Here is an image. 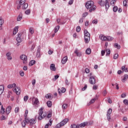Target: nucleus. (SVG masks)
I'll list each match as a JSON object with an SVG mask.
<instances>
[{"label":"nucleus","mask_w":128,"mask_h":128,"mask_svg":"<svg viewBox=\"0 0 128 128\" xmlns=\"http://www.w3.org/2000/svg\"><path fill=\"white\" fill-rule=\"evenodd\" d=\"M94 2L93 1H88L86 4V8L87 10H90V12H92V10H96V6H94Z\"/></svg>","instance_id":"nucleus-1"},{"label":"nucleus","mask_w":128,"mask_h":128,"mask_svg":"<svg viewBox=\"0 0 128 128\" xmlns=\"http://www.w3.org/2000/svg\"><path fill=\"white\" fill-rule=\"evenodd\" d=\"M84 42L86 44H88L90 40V34L88 31V30H84Z\"/></svg>","instance_id":"nucleus-2"},{"label":"nucleus","mask_w":128,"mask_h":128,"mask_svg":"<svg viewBox=\"0 0 128 128\" xmlns=\"http://www.w3.org/2000/svg\"><path fill=\"white\" fill-rule=\"evenodd\" d=\"M110 0H106V2L101 0L98 2V4L101 6H106V10H108V8H110Z\"/></svg>","instance_id":"nucleus-3"},{"label":"nucleus","mask_w":128,"mask_h":128,"mask_svg":"<svg viewBox=\"0 0 128 128\" xmlns=\"http://www.w3.org/2000/svg\"><path fill=\"white\" fill-rule=\"evenodd\" d=\"M32 104H33L34 106L36 108H38V106H40V101L38 100V98L36 97H32Z\"/></svg>","instance_id":"nucleus-4"},{"label":"nucleus","mask_w":128,"mask_h":128,"mask_svg":"<svg viewBox=\"0 0 128 128\" xmlns=\"http://www.w3.org/2000/svg\"><path fill=\"white\" fill-rule=\"evenodd\" d=\"M46 116V114H44V111L42 110V108H41L39 110V116H38V120H42V118H44Z\"/></svg>","instance_id":"nucleus-5"},{"label":"nucleus","mask_w":128,"mask_h":128,"mask_svg":"<svg viewBox=\"0 0 128 128\" xmlns=\"http://www.w3.org/2000/svg\"><path fill=\"white\" fill-rule=\"evenodd\" d=\"M24 120H26V123L30 124V126H34L36 122V120L34 118L29 120L28 118H24Z\"/></svg>","instance_id":"nucleus-6"},{"label":"nucleus","mask_w":128,"mask_h":128,"mask_svg":"<svg viewBox=\"0 0 128 128\" xmlns=\"http://www.w3.org/2000/svg\"><path fill=\"white\" fill-rule=\"evenodd\" d=\"M13 92H16L18 95L20 94V88L18 87H15V88L13 89Z\"/></svg>","instance_id":"nucleus-7"},{"label":"nucleus","mask_w":128,"mask_h":128,"mask_svg":"<svg viewBox=\"0 0 128 128\" xmlns=\"http://www.w3.org/2000/svg\"><path fill=\"white\" fill-rule=\"evenodd\" d=\"M90 84H95L96 81V78L94 76H90Z\"/></svg>","instance_id":"nucleus-8"},{"label":"nucleus","mask_w":128,"mask_h":128,"mask_svg":"<svg viewBox=\"0 0 128 128\" xmlns=\"http://www.w3.org/2000/svg\"><path fill=\"white\" fill-rule=\"evenodd\" d=\"M22 33H18V36L16 38V40L18 42H22V40L20 36H22Z\"/></svg>","instance_id":"nucleus-9"},{"label":"nucleus","mask_w":128,"mask_h":128,"mask_svg":"<svg viewBox=\"0 0 128 128\" xmlns=\"http://www.w3.org/2000/svg\"><path fill=\"white\" fill-rule=\"evenodd\" d=\"M20 60H22L24 62H24H26V60H28V57L26 56V55H21L20 56Z\"/></svg>","instance_id":"nucleus-10"},{"label":"nucleus","mask_w":128,"mask_h":128,"mask_svg":"<svg viewBox=\"0 0 128 128\" xmlns=\"http://www.w3.org/2000/svg\"><path fill=\"white\" fill-rule=\"evenodd\" d=\"M6 56L8 60H12V53H10V52H7L6 54Z\"/></svg>","instance_id":"nucleus-11"},{"label":"nucleus","mask_w":128,"mask_h":128,"mask_svg":"<svg viewBox=\"0 0 128 128\" xmlns=\"http://www.w3.org/2000/svg\"><path fill=\"white\" fill-rule=\"evenodd\" d=\"M99 38L101 40H103L104 42H106L108 40V37L104 35H100Z\"/></svg>","instance_id":"nucleus-12"},{"label":"nucleus","mask_w":128,"mask_h":128,"mask_svg":"<svg viewBox=\"0 0 128 128\" xmlns=\"http://www.w3.org/2000/svg\"><path fill=\"white\" fill-rule=\"evenodd\" d=\"M88 122H84L83 123L80 124H78V128H84V126H88Z\"/></svg>","instance_id":"nucleus-13"},{"label":"nucleus","mask_w":128,"mask_h":128,"mask_svg":"<svg viewBox=\"0 0 128 128\" xmlns=\"http://www.w3.org/2000/svg\"><path fill=\"white\" fill-rule=\"evenodd\" d=\"M4 90V85L0 86V98H2V92Z\"/></svg>","instance_id":"nucleus-14"},{"label":"nucleus","mask_w":128,"mask_h":128,"mask_svg":"<svg viewBox=\"0 0 128 128\" xmlns=\"http://www.w3.org/2000/svg\"><path fill=\"white\" fill-rule=\"evenodd\" d=\"M68 118H65L62 121L60 124H61V126H64V124L68 123Z\"/></svg>","instance_id":"nucleus-15"},{"label":"nucleus","mask_w":128,"mask_h":128,"mask_svg":"<svg viewBox=\"0 0 128 128\" xmlns=\"http://www.w3.org/2000/svg\"><path fill=\"white\" fill-rule=\"evenodd\" d=\"M50 70L53 72H56V68L54 64H51L50 66Z\"/></svg>","instance_id":"nucleus-16"},{"label":"nucleus","mask_w":128,"mask_h":128,"mask_svg":"<svg viewBox=\"0 0 128 128\" xmlns=\"http://www.w3.org/2000/svg\"><path fill=\"white\" fill-rule=\"evenodd\" d=\"M66 62H68V56H64L62 60V63L63 64H66Z\"/></svg>","instance_id":"nucleus-17"},{"label":"nucleus","mask_w":128,"mask_h":128,"mask_svg":"<svg viewBox=\"0 0 128 128\" xmlns=\"http://www.w3.org/2000/svg\"><path fill=\"white\" fill-rule=\"evenodd\" d=\"M22 14L20 13L17 18V21L20 22V20H22Z\"/></svg>","instance_id":"nucleus-18"},{"label":"nucleus","mask_w":128,"mask_h":128,"mask_svg":"<svg viewBox=\"0 0 128 128\" xmlns=\"http://www.w3.org/2000/svg\"><path fill=\"white\" fill-rule=\"evenodd\" d=\"M74 54H76L77 56H82V52H79L78 49L75 50Z\"/></svg>","instance_id":"nucleus-19"},{"label":"nucleus","mask_w":128,"mask_h":128,"mask_svg":"<svg viewBox=\"0 0 128 128\" xmlns=\"http://www.w3.org/2000/svg\"><path fill=\"white\" fill-rule=\"evenodd\" d=\"M128 78V74H124V77L123 78L122 80V82H126V80Z\"/></svg>","instance_id":"nucleus-20"},{"label":"nucleus","mask_w":128,"mask_h":128,"mask_svg":"<svg viewBox=\"0 0 128 128\" xmlns=\"http://www.w3.org/2000/svg\"><path fill=\"white\" fill-rule=\"evenodd\" d=\"M52 120H50L49 121V122L46 124L44 128H48V126H52Z\"/></svg>","instance_id":"nucleus-21"},{"label":"nucleus","mask_w":128,"mask_h":128,"mask_svg":"<svg viewBox=\"0 0 128 128\" xmlns=\"http://www.w3.org/2000/svg\"><path fill=\"white\" fill-rule=\"evenodd\" d=\"M10 110H12V106H8V107H7V108L6 109V112L7 114H10Z\"/></svg>","instance_id":"nucleus-22"},{"label":"nucleus","mask_w":128,"mask_h":128,"mask_svg":"<svg viewBox=\"0 0 128 128\" xmlns=\"http://www.w3.org/2000/svg\"><path fill=\"white\" fill-rule=\"evenodd\" d=\"M16 84L14 83L12 84H9L8 86V88H16Z\"/></svg>","instance_id":"nucleus-23"},{"label":"nucleus","mask_w":128,"mask_h":128,"mask_svg":"<svg viewBox=\"0 0 128 128\" xmlns=\"http://www.w3.org/2000/svg\"><path fill=\"white\" fill-rule=\"evenodd\" d=\"M56 22L59 24H66V22H60V18H57Z\"/></svg>","instance_id":"nucleus-24"},{"label":"nucleus","mask_w":128,"mask_h":128,"mask_svg":"<svg viewBox=\"0 0 128 128\" xmlns=\"http://www.w3.org/2000/svg\"><path fill=\"white\" fill-rule=\"evenodd\" d=\"M18 31V28L15 27L14 28V30L13 31V34L14 36V34H16V32Z\"/></svg>","instance_id":"nucleus-25"},{"label":"nucleus","mask_w":128,"mask_h":128,"mask_svg":"<svg viewBox=\"0 0 128 128\" xmlns=\"http://www.w3.org/2000/svg\"><path fill=\"white\" fill-rule=\"evenodd\" d=\"M91 52H92V50H90V48H88L86 50V54H90Z\"/></svg>","instance_id":"nucleus-26"},{"label":"nucleus","mask_w":128,"mask_h":128,"mask_svg":"<svg viewBox=\"0 0 128 128\" xmlns=\"http://www.w3.org/2000/svg\"><path fill=\"white\" fill-rule=\"evenodd\" d=\"M46 98H48L49 100L52 99V95L50 94H46Z\"/></svg>","instance_id":"nucleus-27"},{"label":"nucleus","mask_w":128,"mask_h":128,"mask_svg":"<svg viewBox=\"0 0 128 128\" xmlns=\"http://www.w3.org/2000/svg\"><path fill=\"white\" fill-rule=\"evenodd\" d=\"M46 104L48 108H51L52 106V101H48Z\"/></svg>","instance_id":"nucleus-28"},{"label":"nucleus","mask_w":128,"mask_h":128,"mask_svg":"<svg viewBox=\"0 0 128 128\" xmlns=\"http://www.w3.org/2000/svg\"><path fill=\"white\" fill-rule=\"evenodd\" d=\"M114 48H118V50H120V45L118 44V43H115L114 44Z\"/></svg>","instance_id":"nucleus-29"},{"label":"nucleus","mask_w":128,"mask_h":128,"mask_svg":"<svg viewBox=\"0 0 128 128\" xmlns=\"http://www.w3.org/2000/svg\"><path fill=\"white\" fill-rule=\"evenodd\" d=\"M28 4H24L22 5V10H26V8H28Z\"/></svg>","instance_id":"nucleus-30"},{"label":"nucleus","mask_w":128,"mask_h":128,"mask_svg":"<svg viewBox=\"0 0 128 128\" xmlns=\"http://www.w3.org/2000/svg\"><path fill=\"white\" fill-rule=\"evenodd\" d=\"M34 64H36V61L34 60H32L29 62V66H32Z\"/></svg>","instance_id":"nucleus-31"},{"label":"nucleus","mask_w":128,"mask_h":128,"mask_svg":"<svg viewBox=\"0 0 128 128\" xmlns=\"http://www.w3.org/2000/svg\"><path fill=\"white\" fill-rule=\"evenodd\" d=\"M26 124H28L26 122V120L25 119V120H24L22 122V126L23 128H24V126H26Z\"/></svg>","instance_id":"nucleus-32"},{"label":"nucleus","mask_w":128,"mask_h":128,"mask_svg":"<svg viewBox=\"0 0 128 128\" xmlns=\"http://www.w3.org/2000/svg\"><path fill=\"white\" fill-rule=\"evenodd\" d=\"M0 112L1 114H4L6 112V110L4 108V106H2L1 107Z\"/></svg>","instance_id":"nucleus-33"},{"label":"nucleus","mask_w":128,"mask_h":128,"mask_svg":"<svg viewBox=\"0 0 128 128\" xmlns=\"http://www.w3.org/2000/svg\"><path fill=\"white\" fill-rule=\"evenodd\" d=\"M58 30H60V26H56L54 29V32H58Z\"/></svg>","instance_id":"nucleus-34"},{"label":"nucleus","mask_w":128,"mask_h":128,"mask_svg":"<svg viewBox=\"0 0 128 128\" xmlns=\"http://www.w3.org/2000/svg\"><path fill=\"white\" fill-rule=\"evenodd\" d=\"M114 40V38L110 36H107V40L108 42H112Z\"/></svg>","instance_id":"nucleus-35"},{"label":"nucleus","mask_w":128,"mask_h":128,"mask_svg":"<svg viewBox=\"0 0 128 128\" xmlns=\"http://www.w3.org/2000/svg\"><path fill=\"white\" fill-rule=\"evenodd\" d=\"M29 32H30L31 34H34V30L33 29V28H30L29 29Z\"/></svg>","instance_id":"nucleus-36"},{"label":"nucleus","mask_w":128,"mask_h":128,"mask_svg":"<svg viewBox=\"0 0 128 128\" xmlns=\"http://www.w3.org/2000/svg\"><path fill=\"white\" fill-rule=\"evenodd\" d=\"M26 3V0H21L20 1V6H24Z\"/></svg>","instance_id":"nucleus-37"},{"label":"nucleus","mask_w":128,"mask_h":128,"mask_svg":"<svg viewBox=\"0 0 128 128\" xmlns=\"http://www.w3.org/2000/svg\"><path fill=\"white\" fill-rule=\"evenodd\" d=\"M70 127L71 128H78L79 126L78 124H73L71 125Z\"/></svg>","instance_id":"nucleus-38"},{"label":"nucleus","mask_w":128,"mask_h":128,"mask_svg":"<svg viewBox=\"0 0 128 128\" xmlns=\"http://www.w3.org/2000/svg\"><path fill=\"white\" fill-rule=\"evenodd\" d=\"M4 23V21L2 19H0V28H2V25Z\"/></svg>","instance_id":"nucleus-39"},{"label":"nucleus","mask_w":128,"mask_h":128,"mask_svg":"<svg viewBox=\"0 0 128 128\" xmlns=\"http://www.w3.org/2000/svg\"><path fill=\"white\" fill-rule=\"evenodd\" d=\"M112 108H110L107 112V116H110V114H112Z\"/></svg>","instance_id":"nucleus-40"},{"label":"nucleus","mask_w":128,"mask_h":128,"mask_svg":"<svg viewBox=\"0 0 128 128\" xmlns=\"http://www.w3.org/2000/svg\"><path fill=\"white\" fill-rule=\"evenodd\" d=\"M96 98H94L91 100H90L89 104H94V102H96Z\"/></svg>","instance_id":"nucleus-41"},{"label":"nucleus","mask_w":128,"mask_h":128,"mask_svg":"<svg viewBox=\"0 0 128 128\" xmlns=\"http://www.w3.org/2000/svg\"><path fill=\"white\" fill-rule=\"evenodd\" d=\"M25 14H27L28 16L30 14V10L28 9V10H26L25 12Z\"/></svg>","instance_id":"nucleus-42"},{"label":"nucleus","mask_w":128,"mask_h":128,"mask_svg":"<svg viewBox=\"0 0 128 128\" xmlns=\"http://www.w3.org/2000/svg\"><path fill=\"white\" fill-rule=\"evenodd\" d=\"M118 6H114L113 8V12H118Z\"/></svg>","instance_id":"nucleus-43"},{"label":"nucleus","mask_w":128,"mask_h":128,"mask_svg":"<svg viewBox=\"0 0 128 128\" xmlns=\"http://www.w3.org/2000/svg\"><path fill=\"white\" fill-rule=\"evenodd\" d=\"M14 112L16 114H18V112H20V108L16 107V108H15Z\"/></svg>","instance_id":"nucleus-44"},{"label":"nucleus","mask_w":128,"mask_h":128,"mask_svg":"<svg viewBox=\"0 0 128 128\" xmlns=\"http://www.w3.org/2000/svg\"><path fill=\"white\" fill-rule=\"evenodd\" d=\"M123 5L124 6H128V1L126 0H124L123 2Z\"/></svg>","instance_id":"nucleus-45"},{"label":"nucleus","mask_w":128,"mask_h":128,"mask_svg":"<svg viewBox=\"0 0 128 128\" xmlns=\"http://www.w3.org/2000/svg\"><path fill=\"white\" fill-rule=\"evenodd\" d=\"M28 110H26L24 114L25 118H28Z\"/></svg>","instance_id":"nucleus-46"},{"label":"nucleus","mask_w":128,"mask_h":128,"mask_svg":"<svg viewBox=\"0 0 128 128\" xmlns=\"http://www.w3.org/2000/svg\"><path fill=\"white\" fill-rule=\"evenodd\" d=\"M68 108V105L66 104H63L62 106V108L63 110H66Z\"/></svg>","instance_id":"nucleus-47"},{"label":"nucleus","mask_w":128,"mask_h":128,"mask_svg":"<svg viewBox=\"0 0 128 128\" xmlns=\"http://www.w3.org/2000/svg\"><path fill=\"white\" fill-rule=\"evenodd\" d=\"M12 92L11 91L8 92V95L7 96V98H10V96H12Z\"/></svg>","instance_id":"nucleus-48"},{"label":"nucleus","mask_w":128,"mask_h":128,"mask_svg":"<svg viewBox=\"0 0 128 128\" xmlns=\"http://www.w3.org/2000/svg\"><path fill=\"white\" fill-rule=\"evenodd\" d=\"M118 58V54H114V60H116V58Z\"/></svg>","instance_id":"nucleus-49"},{"label":"nucleus","mask_w":128,"mask_h":128,"mask_svg":"<svg viewBox=\"0 0 128 128\" xmlns=\"http://www.w3.org/2000/svg\"><path fill=\"white\" fill-rule=\"evenodd\" d=\"M107 119L108 122H111L112 118H110V115H107Z\"/></svg>","instance_id":"nucleus-50"},{"label":"nucleus","mask_w":128,"mask_h":128,"mask_svg":"<svg viewBox=\"0 0 128 128\" xmlns=\"http://www.w3.org/2000/svg\"><path fill=\"white\" fill-rule=\"evenodd\" d=\"M28 100V96H24V102H26Z\"/></svg>","instance_id":"nucleus-51"},{"label":"nucleus","mask_w":128,"mask_h":128,"mask_svg":"<svg viewBox=\"0 0 128 128\" xmlns=\"http://www.w3.org/2000/svg\"><path fill=\"white\" fill-rule=\"evenodd\" d=\"M76 32H80V26H77V28H76Z\"/></svg>","instance_id":"nucleus-52"},{"label":"nucleus","mask_w":128,"mask_h":128,"mask_svg":"<svg viewBox=\"0 0 128 128\" xmlns=\"http://www.w3.org/2000/svg\"><path fill=\"white\" fill-rule=\"evenodd\" d=\"M124 104H126V106L128 105V100H124Z\"/></svg>","instance_id":"nucleus-53"},{"label":"nucleus","mask_w":128,"mask_h":128,"mask_svg":"<svg viewBox=\"0 0 128 128\" xmlns=\"http://www.w3.org/2000/svg\"><path fill=\"white\" fill-rule=\"evenodd\" d=\"M88 13L87 12H86L82 14V16L83 18H86V16H88Z\"/></svg>","instance_id":"nucleus-54"},{"label":"nucleus","mask_w":128,"mask_h":128,"mask_svg":"<svg viewBox=\"0 0 128 128\" xmlns=\"http://www.w3.org/2000/svg\"><path fill=\"white\" fill-rule=\"evenodd\" d=\"M105 54H106V50H102L101 54H102V56H104Z\"/></svg>","instance_id":"nucleus-55"},{"label":"nucleus","mask_w":128,"mask_h":128,"mask_svg":"<svg viewBox=\"0 0 128 128\" xmlns=\"http://www.w3.org/2000/svg\"><path fill=\"white\" fill-rule=\"evenodd\" d=\"M126 94L124 93L122 94L121 95V98H126Z\"/></svg>","instance_id":"nucleus-56"},{"label":"nucleus","mask_w":128,"mask_h":128,"mask_svg":"<svg viewBox=\"0 0 128 128\" xmlns=\"http://www.w3.org/2000/svg\"><path fill=\"white\" fill-rule=\"evenodd\" d=\"M92 24H98V20H94L92 22Z\"/></svg>","instance_id":"nucleus-57"},{"label":"nucleus","mask_w":128,"mask_h":128,"mask_svg":"<svg viewBox=\"0 0 128 128\" xmlns=\"http://www.w3.org/2000/svg\"><path fill=\"white\" fill-rule=\"evenodd\" d=\"M36 82V79H34L32 81V86H35Z\"/></svg>","instance_id":"nucleus-58"},{"label":"nucleus","mask_w":128,"mask_h":128,"mask_svg":"<svg viewBox=\"0 0 128 128\" xmlns=\"http://www.w3.org/2000/svg\"><path fill=\"white\" fill-rule=\"evenodd\" d=\"M20 76H24V72L22 71H20Z\"/></svg>","instance_id":"nucleus-59"},{"label":"nucleus","mask_w":128,"mask_h":128,"mask_svg":"<svg viewBox=\"0 0 128 128\" xmlns=\"http://www.w3.org/2000/svg\"><path fill=\"white\" fill-rule=\"evenodd\" d=\"M61 126H62V124L60 123L56 126V128H61Z\"/></svg>","instance_id":"nucleus-60"},{"label":"nucleus","mask_w":128,"mask_h":128,"mask_svg":"<svg viewBox=\"0 0 128 128\" xmlns=\"http://www.w3.org/2000/svg\"><path fill=\"white\" fill-rule=\"evenodd\" d=\"M106 54H110V49L106 50Z\"/></svg>","instance_id":"nucleus-61"},{"label":"nucleus","mask_w":128,"mask_h":128,"mask_svg":"<svg viewBox=\"0 0 128 128\" xmlns=\"http://www.w3.org/2000/svg\"><path fill=\"white\" fill-rule=\"evenodd\" d=\"M61 92H62V93L66 92V88H62V90H61Z\"/></svg>","instance_id":"nucleus-62"},{"label":"nucleus","mask_w":128,"mask_h":128,"mask_svg":"<svg viewBox=\"0 0 128 128\" xmlns=\"http://www.w3.org/2000/svg\"><path fill=\"white\" fill-rule=\"evenodd\" d=\"M116 2V0H112L110 2V4H114Z\"/></svg>","instance_id":"nucleus-63"},{"label":"nucleus","mask_w":128,"mask_h":128,"mask_svg":"<svg viewBox=\"0 0 128 128\" xmlns=\"http://www.w3.org/2000/svg\"><path fill=\"white\" fill-rule=\"evenodd\" d=\"M93 90H98V86L96 85H94L93 86Z\"/></svg>","instance_id":"nucleus-64"}]
</instances>
